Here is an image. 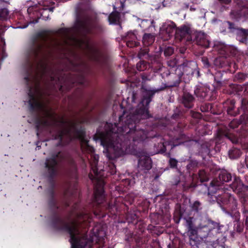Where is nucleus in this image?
<instances>
[{"label": "nucleus", "mask_w": 248, "mask_h": 248, "mask_svg": "<svg viewBox=\"0 0 248 248\" xmlns=\"http://www.w3.org/2000/svg\"><path fill=\"white\" fill-rule=\"evenodd\" d=\"M236 38L240 43L247 44L248 42V29L242 28L238 29L236 33Z\"/></svg>", "instance_id": "27"}, {"label": "nucleus", "mask_w": 248, "mask_h": 248, "mask_svg": "<svg viewBox=\"0 0 248 248\" xmlns=\"http://www.w3.org/2000/svg\"><path fill=\"white\" fill-rule=\"evenodd\" d=\"M178 161L174 158L170 157L169 160V165L170 168L177 169Z\"/></svg>", "instance_id": "49"}, {"label": "nucleus", "mask_w": 248, "mask_h": 248, "mask_svg": "<svg viewBox=\"0 0 248 248\" xmlns=\"http://www.w3.org/2000/svg\"><path fill=\"white\" fill-rule=\"evenodd\" d=\"M168 66L172 68L177 67V62L175 59L168 61Z\"/></svg>", "instance_id": "61"}, {"label": "nucleus", "mask_w": 248, "mask_h": 248, "mask_svg": "<svg viewBox=\"0 0 248 248\" xmlns=\"http://www.w3.org/2000/svg\"><path fill=\"white\" fill-rule=\"evenodd\" d=\"M57 32L61 35H65L67 33L66 29L65 28H61L58 30Z\"/></svg>", "instance_id": "64"}, {"label": "nucleus", "mask_w": 248, "mask_h": 248, "mask_svg": "<svg viewBox=\"0 0 248 248\" xmlns=\"http://www.w3.org/2000/svg\"><path fill=\"white\" fill-rule=\"evenodd\" d=\"M226 137L232 143L236 144L239 142V139L237 137L233 135L229 134L227 135Z\"/></svg>", "instance_id": "55"}, {"label": "nucleus", "mask_w": 248, "mask_h": 248, "mask_svg": "<svg viewBox=\"0 0 248 248\" xmlns=\"http://www.w3.org/2000/svg\"><path fill=\"white\" fill-rule=\"evenodd\" d=\"M247 75L243 73L239 72L236 73L234 77V80L241 83L244 81L247 78Z\"/></svg>", "instance_id": "41"}, {"label": "nucleus", "mask_w": 248, "mask_h": 248, "mask_svg": "<svg viewBox=\"0 0 248 248\" xmlns=\"http://www.w3.org/2000/svg\"><path fill=\"white\" fill-rule=\"evenodd\" d=\"M235 101L234 99H229L223 102V108L224 110H226L228 115L235 116L239 114V108H237L235 110Z\"/></svg>", "instance_id": "17"}, {"label": "nucleus", "mask_w": 248, "mask_h": 248, "mask_svg": "<svg viewBox=\"0 0 248 248\" xmlns=\"http://www.w3.org/2000/svg\"><path fill=\"white\" fill-rule=\"evenodd\" d=\"M87 47L90 51L92 55L94 57H97L99 56L101 54V52L100 49L96 47L90 46L89 44V43H87Z\"/></svg>", "instance_id": "40"}, {"label": "nucleus", "mask_w": 248, "mask_h": 248, "mask_svg": "<svg viewBox=\"0 0 248 248\" xmlns=\"http://www.w3.org/2000/svg\"><path fill=\"white\" fill-rule=\"evenodd\" d=\"M9 14V11L6 8H2L0 10V17L3 19L7 18Z\"/></svg>", "instance_id": "56"}, {"label": "nucleus", "mask_w": 248, "mask_h": 248, "mask_svg": "<svg viewBox=\"0 0 248 248\" xmlns=\"http://www.w3.org/2000/svg\"><path fill=\"white\" fill-rule=\"evenodd\" d=\"M174 52V49L171 46L166 47L164 51V54L165 56H170Z\"/></svg>", "instance_id": "53"}, {"label": "nucleus", "mask_w": 248, "mask_h": 248, "mask_svg": "<svg viewBox=\"0 0 248 248\" xmlns=\"http://www.w3.org/2000/svg\"><path fill=\"white\" fill-rule=\"evenodd\" d=\"M198 174L199 178L201 182H206L208 180V175L204 170H200L199 171Z\"/></svg>", "instance_id": "42"}, {"label": "nucleus", "mask_w": 248, "mask_h": 248, "mask_svg": "<svg viewBox=\"0 0 248 248\" xmlns=\"http://www.w3.org/2000/svg\"><path fill=\"white\" fill-rule=\"evenodd\" d=\"M186 225L187 229V232H192L193 230H196L198 225L195 226L194 224L195 218L193 217H188L185 218Z\"/></svg>", "instance_id": "36"}, {"label": "nucleus", "mask_w": 248, "mask_h": 248, "mask_svg": "<svg viewBox=\"0 0 248 248\" xmlns=\"http://www.w3.org/2000/svg\"><path fill=\"white\" fill-rule=\"evenodd\" d=\"M186 126V124L183 123H178L176 127H174V129L179 132H181L183 128Z\"/></svg>", "instance_id": "57"}, {"label": "nucleus", "mask_w": 248, "mask_h": 248, "mask_svg": "<svg viewBox=\"0 0 248 248\" xmlns=\"http://www.w3.org/2000/svg\"><path fill=\"white\" fill-rule=\"evenodd\" d=\"M212 103H203L201 104L200 109L202 112H210L211 105Z\"/></svg>", "instance_id": "45"}, {"label": "nucleus", "mask_w": 248, "mask_h": 248, "mask_svg": "<svg viewBox=\"0 0 248 248\" xmlns=\"http://www.w3.org/2000/svg\"><path fill=\"white\" fill-rule=\"evenodd\" d=\"M87 80L83 74L80 75L78 79L77 80V83L80 86H85L86 85Z\"/></svg>", "instance_id": "47"}, {"label": "nucleus", "mask_w": 248, "mask_h": 248, "mask_svg": "<svg viewBox=\"0 0 248 248\" xmlns=\"http://www.w3.org/2000/svg\"><path fill=\"white\" fill-rule=\"evenodd\" d=\"M229 187L234 192L240 195V199L243 197L248 198L244 194L248 191V186L245 185L239 177L234 176L232 182L229 185Z\"/></svg>", "instance_id": "13"}, {"label": "nucleus", "mask_w": 248, "mask_h": 248, "mask_svg": "<svg viewBox=\"0 0 248 248\" xmlns=\"http://www.w3.org/2000/svg\"><path fill=\"white\" fill-rule=\"evenodd\" d=\"M213 141H205L203 142L201 145L200 149V152L202 155H209L210 153V146L211 142Z\"/></svg>", "instance_id": "33"}, {"label": "nucleus", "mask_w": 248, "mask_h": 248, "mask_svg": "<svg viewBox=\"0 0 248 248\" xmlns=\"http://www.w3.org/2000/svg\"><path fill=\"white\" fill-rule=\"evenodd\" d=\"M127 222L134 225H138V231L133 232L126 230L125 233L124 240L130 244H136L137 247H140L148 241L147 237H143L146 224L143 221H138L137 216L135 214L131 215V219L128 217Z\"/></svg>", "instance_id": "7"}, {"label": "nucleus", "mask_w": 248, "mask_h": 248, "mask_svg": "<svg viewBox=\"0 0 248 248\" xmlns=\"http://www.w3.org/2000/svg\"><path fill=\"white\" fill-rule=\"evenodd\" d=\"M91 99H86L84 102L81 104V108L79 109V112L77 113V115H79L80 113H83L86 116H88L90 113L94 109L93 107L89 108V105Z\"/></svg>", "instance_id": "28"}, {"label": "nucleus", "mask_w": 248, "mask_h": 248, "mask_svg": "<svg viewBox=\"0 0 248 248\" xmlns=\"http://www.w3.org/2000/svg\"><path fill=\"white\" fill-rule=\"evenodd\" d=\"M155 36L154 34L145 33L142 37V44L144 47H148L151 46L155 40Z\"/></svg>", "instance_id": "29"}, {"label": "nucleus", "mask_w": 248, "mask_h": 248, "mask_svg": "<svg viewBox=\"0 0 248 248\" xmlns=\"http://www.w3.org/2000/svg\"><path fill=\"white\" fill-rule=\"evenodd\" d=\"M220 185L230 182L232 180V174L226 170H221L218 177L215 178Z\"/></svg>", "instance_id": "24"}, {"label": "nucleus", "mask_w": 248, "mask_h": 248, "mask_svg": "<svg viewBox=\"0 0 248 248\" xmlns=\"http://www.w3.org/2000/svg\"><path fill=\"white\" fill-rule=\"evenodd\" d=\"M147 138V132L143 122L134 119L126 110L119 117V123H106L105 131H97L94 136L95 140H99L106 150V156L110 161L108 171L112 174L116 172L113 161L126 154L132 142L143 141Z\"/></svg>", "instance_id": "2"}, {"label": "nucleus", "mask_w": 248, "mask_h": 248, "mask_svg": "<svg viewBox=\"0 0 248 248\" xmlns=\"http://www.w3.org/2000/svg\"><path fill=\"white\" fill-rule=\"evenodd\" d=\"M241 124V122L237 119H234L229 124V126L232 129H235Z\"/></svg>", "instance_id": "50"}, {"label": "nucleus", "mask_w": 248, "mask_h": 248, "mask_svg": "<svg viewBox=\"0 0 248 248\" xmlns=\"http://www.w3.org/2000/svg\"><path fill=\"white\" fill-rule=\"evenodd\" d=\"M187 63L184 62L182 65H179L175 69V73L169 72L166 75L169 77L168 85L157 89L148 90L143 89L142 97L138 104L137 108L134 109L130 110L128 113L131 115L134 119H137L140 122L145 123V120L152 117L149 113V104L156 93L164 90L166 87L172 88L178 87L181 82V78L185 71L189 69V73L192 69L188 67Z\"/></svg>", "instance_id": "4"}, {"label": "nucleus", "mask_w": 248, "mask_h": 248, "mask_svg": "<svg viewBox=\"0 0 248 248\" xmlns=\"http://www.w3.org/2000/svg\"><path fill=\"white\" fill-rule=\"evenodd\" d=\"M207 190V194L208 196H211V198H213V197L215 198V196L217 195H215L219 193V191L222 192V190L225 188V187L223 185H220L217 180L214 179L210 183L209 186H207V185H204Z\"/></svg>", "instance_id": "15"}, {"label": "nucleus", "mask_w": 248, "mask_h": 248, "mask_svg": "<svg viewBox=\"0 0 248 248\" xmlns=\"http://www.w3.org/2000/svg\"><path fill=\"white\" fill-rule=\"evenodd\" d=\"M215 199L222 210L235 220L240 219V213L237 210L238 203L234 196L228 192L218 194Z\"/></svg>", "instance_id": "8"}, {"label": "nucleus", "mask_w": 248, "mask_h": 248, "mask_svg": "<svg viewBox=\"0 0 248 248\" xmlns=\"http://www.w3.org/2000/svg\"><path fill=\"white\" fill-rule=\"evenodd\" d=\"M210 112L214 115L220 114L221 110L217 104L212 103L211 107Z\"/></svg>", "instance_id": "43"}, {"label": "nucleus", "mask_w": 248, "mask_h": 248, "mask_svg": "<svg viewBox=\"0 0 248 248\" xmlns=\"http://www.w3.org/2000/svg\"><path fill=\"white\" fill-rule=\"evenodd\" d=\"M239 220H236L237 222L236 226H235V229L237 232H241L243 231V225H241L240 222H238Z\"/></svg>", "instance_id": "60"}, {"label": "nucleus", "mask_w": 248, "mask_h": 248, "mask_svg": "<svg viewBox=\"0 0 248 248\" xmlns=\"http://www.w3.org/2000/svg\"><path fill=\"white\" fill-rule=\"evenodd\" d=\"M149 49L147 47L141 48L139 51L138 57L140 60L145 59L150 61L152 66L156 64L155 67L157 69H160L162 66L160 58L158 54L151 55L149 53Z\"/></svg>", "instance_id": "11"}, {"label": "nucleus", "mask_w": 248, "mask_h": 248, "mask_svg": "<svg viewBox=\"0 0 248 248\" xmlns=\"http://www.w3.org/2000/svg\"><path fill=\"white\" fill-rule=\"evenodd\" d=\"M226 23L228 25V29L230 30V32H234L235 31H238V29L240 28L237 27L234 23L229 21H226Z\"/></svg>", "instance_id": "51"}, {"label": "nucleus", "mask_w": 248, "mask_h": 248, "mask_svg": "<svg viewBox=\"0 0 248 248\" xmlns=\"http://www.w3.org/2000/svg\"><path fill=\"white\" fill-rule=\"evenodd\" d=\"M41 17L42 19L45 20L49 19V14L46 9H43V11L41 12Z\"/></svg>", "instance_id": "54"}, {"label": "nucleus", "mask_w": 248, "mask_h": 248, "mask_svg": "<svg viewBox=\"0 0 248 248\" xmlns=\"http://www.w3.org/2000/svg\"><path fill=\"white\" fill-rule=\"evenodd\" d=\"M47 31L37 32L32 38L31 43L25 53L24 67L27 74L24 78L27 85L30 88L28 93L29 104L31 112H39L43 109L44 104L38 101L31 93L30 82L39 84L43 78L48 77L52 82L60 83V77L54 67L49 65L47 55L49 46L47 43Z\"/></svg>", "instance_id": "3"}, {"label": "nucleus", "mask_w": 248, "mask_h": 248, "mask_svg": "<svg viewBox=\"0 0 248 248\" xmlns=\"http://www.w3.org/2000/svg\"><path fill=\"white\" fill-rule=\"evenodd\" d=\"M157 150L159 154H164L166 151V142L160 141L158 144Z\"/></svg>", "instance_id": "44"}, {"label": "nucleus", "mask_w": 248, "mask_h": 248, "mask_svg": "<svg viewBox=\"0 0 248 248\" xmlns=\"http://www.w3.org/2000/svg\"><path fill=\"white\" fill-rule=\"evenodd\" d=\"M241 212L244 217L245 226L248 230V198L243 197L240 198Z\"/></svg>", "instance_id": "23"}, {"label": "nucleus", "mask_w": 248, "mask_h": 248, "mask_svg": "<svg viewBox=\"0 0 248 248\" xmlns=\"http://www.w3.org/2000/svg\"><path fill=\"white\" fill-rule=\"evenodd\" d=\"M193 41L197 45L205 48H208L210 44L208 35L201 31L198 32L195 34Z\"/></svg>", "instance_id": "18"}, {"label": "nucleus", "mask_w": 248, "mask_h": 248, "mask_svg": "<svg viewBox=\"0 0 248 248\" xmlns=\"http://www.w3.org/2000/svg\"><path fill=\"white\" fill-rule=\"evenodd\" d=\"M191 209L192 211L199 213L202 209V204L198 201H196L190 205Z\"/></svg>", "instance_id": "39"}, {"label": "nucleus", "mask_w": 248, "mask_h": 248, "mask_svg": "<svg viewBox=\"0 0 248 248\" xmlns=\"http://www.w3.org/2000/svg\"><path fill=\"white\" fill-rule=\"evenodd\" d=\"M181 175L174 176L170 180L171 185L173 186H178L179 190L186 191L192 187V186L181 180Z\"/></svg>", "instance_id": "20"}, {"label": "nucleus", "mask_w": 248, "mask_h": 248, "mask_svg": "<svg viewBox=\"0 0 248 248\" xmlns=\"http://www.w3.org/2000/svg\"><path fill=\"white\" fill-rule=\"evenodd\" d=\"M192 30L189 24H184L176 29L175 38L180 41L190 42L192 40Z\"/></svg>", "instance_id": "12"}, {"label": "nucleus", "mask_w": 248, "mask_h": 248, "mask_svg": "<svg viewBox=\"0 0 248 248\" xmlns=\"http://www.w3.org/2000/svg\"><path fill=\"white\" fill-rule=\"evenodd\" d=\"M177 28L176 24L174 22L170 20L163 23L161 29L163 31H165L169 36H171L173 35L174 31L175 33L176 32V30Z\"/></svg>", "instance_id": "26"}, {"label": "nucleus", "mask_w": 248, "mask_h": 248, "mask_svg": "<svg viewBox=\"0 0 248 248\" xmlns=\"http://www.w3.org/2000/svg\"><path fill=\"white\" fill-rule=\"evenodd\" d=\"M93 236L96 238V241H100L104 236V232L102 229L95 227L93 229Z\"/></svg>", "instance_id": "37"}, {"label": "nucleus", "mask_w": 248, "mask_h": 248, "mask_svg": "<svg viewBox=\"0 0 248 248\" xmlns=\"http://www.w3.org/2000/svg\"><path fill=\"white\" fill-rule=\"evenodd\" d=\"M242 152L240 149L236 147H232L228 152L229 157L232 159H236L240 157Z\"/></svg>", "instance_id": "34"}, {"label": "nucleus", "mask_w": 248, "mask_h": 248, "mask_svg": "<svg viewBox=\"0 0 248 248\" xmlns=\"http://www.w3.org/2000/svg\"><path fill=\"white\" fill-rule=\"evenodd\" d=\"M138 169L146 173L152 167V161L150 157L144 155L141 156L138 161Z\"/></svg>", "instance_id": "16"}, {"label": "nucleus", "mask_w": 248, "mask_h": 248, "mask_svg": "<svg viewBox=\"0 0 248 248\" xmlns=\"http://www.w3.org/2000/svg\"><path fill=\"white\" fill-rule=\"evenodd\" d=\"M124 40L126 42L127 46L133 48L139 46L140 42L137 40L136 34L132 31H128L124 37Z\"/></svg>", "instance_id": "22"}, {"label": "nucleus", "mask_w": 248, "mask_h": 248, "mask_svg": "<svg viewBox=\"0 0 248 248\" xmlns=\"http://www.w3.org/2000/svg\"><path fill=\"white\" fill-rule=\"evenodd\" d=\"M207 128L206 125H201L197 128L196 130L200 136H203L206 135H210L211 133V131L209 129H207Z\"/></svg>", "instance_id": "38"}, {"label": "nucleus", "mask_w": 248, "mask_h": 248, "mask_svg": "<svg viewBox=\"0 0 248 248\" xmlns=\"http://www.w3.org/2000/svg\"><path fill=\"white\" fill-rule=\"evenodd\" d=\"M93 202L98 208L106 210L112 214H115V204L112 202H106L103 182H98L94 186Z\"/></svg>", "instance_id": "10"}, {"label": "nucleus", "mask_w": 248, "mask_h": 248, "mask_svg": "<svg viewBox=\"0 0 248 248\" xmlns=\"http://www.w3.org/2000/svg\"><path fill=\"white\" fill-rule=\"evenodd\" d=\"M198 162L196 160H190L186 166V169L189 172L197 167Z\"/></svg>", "instance_id": "46"}, {"label": "nucleus", "mask_w": 248, "mask_h": 248, "mask_svg": "<svg viewBox=\"0 0 248 248\" xmlns=\"http://www.w3.org/2000/svg\"><path fill=\"white\" fill-rule=\"evenodd\" d=\"M195 99L194 96L187 92H184L181 96V103L188 109L192 108L195 103Z\"/></svg>", "instance_id": "19"}, {"label": "nucleus", "mask_w": 248, "mask_h": 248, "mask_svg": "<svg viewBox=\"0 0 248 248\" xmlns=\"http://www.w3.org/2000/svg\"><path fill=\"white\" fill-rule=\"evenodd\" d=\"M57 120H58L57 125L56 126H55V127H60L62 125L65 124L67 123L66 121H65L63 118H62L60 120H58L57 119Z\"/></svg>", "instance_id": "63"}, {"label": "nucleus", "mask_w": 248, "mask_h": 248, "mask_svg": "<svg viewBox=\"0 0 248 248\" xmlns=\"http://www.w3.org/2000/svg\"><path fill=\"white\" fill-rule=\"evenodd\" d=\"M202 62L204 66L206 68L209 67L211 65L208 59L206 57H203L202 58Z\"/></svg>", "instance_id": "62"}, {"label": "nucleus", "mask_w": 248, "mask_h": 248, "mask_svg": "<svg viewBox=\"0 0 248 248\" xmlns=\"http://www.w3.org/2000/svg\"><path fill=\"white\" fill-rule=\"evenodd\" d=\"M190 115L193 118L201 119L202 117V114L200 112H195L193 110L190 111Z\"/></svg>", "instance_id": "58"}, {"label": "nucleus", "mask_w": 248, "mask_h": 248, "mask_svg": "<svg viewBox=\"0 0 248 248\" xmlns=\"http://www.w3.org/2000/svg\"><path fill=\"white\" fill-rule=\"evenodd\" d=\"M245 8L232 10L230 13L231 17L238 21L241 18H244Z\"/></svg>", "instance_id": "35"}, {"label": "nucleus", "mask_w": 248, "mask_h": 248, "mask_svg": "<svg viewBox=\"0 0 248 248\" xmlns=\"http://www.w3.org/2000/svg\"><path fill=\"white\" fill-rule=\"evenodd\" d=\"M84 121H75L70 123V126L59 130L56 134L53 135L55 140H59V144H61L64 136H66L68 139V142H71L75 139L83 140L85 136V128L82 126L79 125V124H82Z\"/></svg>", "instance_id": "6"}, {"label": "nucleus", "mask_w": 248, "mask_h": 248, "mask_svg": "<svg viewBox=\"0 0 248 248\" xmlns=\"http://www.w3.org/2000/svg\"><path fill=\"white\" fill-rule=\"evenodd\" d=\"M67 167L66 169V175L69 180L67 182V186H69V183H71V180H77L78 178V167L75 160L72 157H68L66 159ZM72 184H71V186Z\"/></svg>", "instance_id": "14"}, {"label": "nucleus", "mask_w": 248, "mask_h": 248, "mask_svg": "<svg viewBox=\"0 0 248 248\" xmlns=\"http://www.w3.org/2000/svg\"><path fill=\"white\" fill-rule=\"evenodd\" d=\"M159 217V214H158L157 213H154V214H151V216H150V217H151V222L152 223H155L156 224H159V220H158V219H157V220L153 221V219L154 218H157L158 219V218Z\"/></svg>", "instance_id": "59"}, {"label": "nucleus", "mask_w": 248, "mask_h": 248, "mask_svg": "<svg viewBox=\"0 0 248 248\" xmlns=\"http://www.w3.org/2000/svg\"><path fill=\"white\" fill-rule=\"evenodd\" d=\"M224 71H217L214 74L215 87L219 88L223 85ZM226 73V72H225Z\"/></svg>", "instance_id": "32"}, {"label": "nucleus", "mask_w": 248, "mask_h": 248, "mask_svg": "<svg viewBox=\"0 0 248 248\" xmlns=\"http://www.w3.org/2000/svg\"><path fill=\"white\" fill-rule=\"evenodd\" d=\"M224 225L210 218L202 219L196 230L187 232L189 244L199 248H216L218 235L223 232Z\"/></svg>", "instance_id": "5"}, {"label": "nucleus", "mask_w": 248, "mask_h": 248, "mask_svg": "<svg viewBox=\"0 0 248 248\" xmlns=\"http://www.w3.org/2000/svg\"><path fill=\"white\" fill-rule=\"evenodd\" d=\"M66 159L64 153L59 151L53 153L46 159L45 167L47 172V177L50 183V186L47 189V193L49 198L48 204L50 208L53 210L51 217L52 227L58 231H63L68 232L70 235L69 241L72 248H93V238H88L86 232L92 221L90 215L85 212H76L78 206L75 203L70 211V215L74 214L76 219L67 223L58 213V210L61 207L62 210L65 211L69 207L71 200L73 195L71 189V183L64 189L61 205L59 206L55 197V182L54 179L57 175L59 165Z\"/></svg>", "instance_id": "1"}, {"label": "nucleus", "mask_w": 248, "mask_h": 248, "mask_svg": "<svg viewBox=\"0 0 248 248\" xmlns=\"http://www.w3.org/2000/svg\"><path fill=\"white\" fill-rule=\"evenodd\" d=\"M96 23V18H93L87 15L78 16L75 28L81 37L86 38L89 34L92 33L93 29L99 27Z\"/></svg>", "instance_id": "9"}, {"label": "nucleus", "mask_w": 248, "mask_h": 248, "mask_svg": "<svg viewBox=\"0 0 248 248\" xmlns=\"http://www.w3.org/2000/svg\"><path fill=\"white\" fill-rule=\"evenodd\" d=\"M147 230L149 232L152 234H156L157 235H159L160 234L156 232L157 226H154L152 224H150L148 226Z\"/></svg>", "instance_id": "52"}, {"label": "nucleus", "mask_w": 248, "mask_h": 248, "mask_svg": "<svg viewBox=\"0 0 248 248\" xmlns=\"http://www.w3.org/2000/svg\"><path fill=\"white\" fill-rule=\"evenodd\" d=\"M194 93L196 96L201 100H208L210 98V90L207 88L200 87L197 88L194 91Z\"/></svg>", "instance_id": "25"}, {"label": "nucleus", "mask_w": 248, "mask_h": 248, "mask_svg": "<svg viewBox=\"0 0 248 248\" xmlns=\"http://www.w3.org/2000/svg\"><path fill=\"white\" fill-rule=\"evenodd\" d=\"M46 117L49 118L51 121L42 118V126L44 127H54L56 126L57 125L58 120L56 117V114L47 110L46 111Z\"/></svg>", "instance_id": "21"}, {"label": "nucleus", "mask_w": 248, "mask_h": 248, "mask_svg": "<svg viewBox=\"0 0 248 248\" xmlns=\"http://www.w3.org/2000/svg\"><path fill=\"white\" fill-rule=\"evenodd\" d=\"M110 24L119 25L121 27V15L117 11L112 12L108 17Z\"/></svg>", "instance_id": "30"}, {"label": "nucleus", "mask_w": 248, "mask_h": 248, "mask_svg": "<svg viewBox=\"0 0 248 248\" xmlns=\"http://www.w3.org/2000/svg\"><path fill=\"white\" fill-rule=\"evenodd\" d=\"M155 66H156V64H154V66H152V64L151 63L150 61L146 62L144 60H140L139 62L137 63L136 67L138 71H143L146 70L148 67H151L153 69L155 70H158L160 69H157Z\"/></svg>", "instance_id": "31"}, {"label": "nucleus", "mask_w": 248, "mask_h": 248, "mask_svg": "<svg viewBox=\"0 0 248 248\" xmlns=\"http://www.w3.org/2000/svg\"><path fill=\"white\" fill-rule=\"evenodd\" d=\"M183 116L182 112L179 110L176 109L174 113L172 114L171 116V118L172 119L178 120L180 119H181Z\"/></svg>", "instance_id": "48"}]
</instances>
